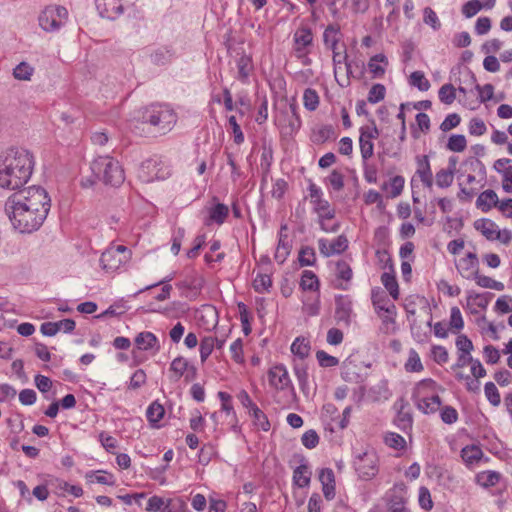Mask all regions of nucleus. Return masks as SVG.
Here are the masks:
<instances>
[{"instance_id":"0eeeda50","label":"nucleus","mask_w":512,"mask_h":512,"mask_svg":"<svg viewBox=\"0 0 512 512\" xmlns=\"http://www.w3.org/2000/svg\"><path fill=\"white\" fill-rule=\"evenodd\" d=\"M130 259V251L123 245L113 246L106 249L100 258V264L106 272L118 270Z\"/></svg>"},{"instance_id":"603ef678","label":"nucleus","mask_w":512,"mask_h":512,"mask_svg":"<svg viewBox=\"0 0 512 512\" xmlns=\"http://www.w3.org/2000/svg\"><path fill=\"white\" fill-rule=\"evenodd\" d=\"M164 512H189L187 505L181 498L168 499Z\"/></svg>"},{"instance_id":"c85d7f7f","label":"nucleus","mask_w":512,"mask_h":512,"mask_svg":"<svg viewBox=\"0 0 512 512\" xmlns=\"http://www.w3.org/2000/svg\"><path fill=\"white\" fill-rule=\"evenodd\" d=\"M477 265L478 261L476 255L474 253H468L465 258H462L459 261L458 269L464 277L465 274H468L471 271H479Z\"/></svg>"},{"instance_id":"0e129e2a","label":"nucleus","mask_w":512,"mask_h":512,"mask_svg":"<svg viewBox=\"0 0 512 512\" xmlns=\"http://www.w3.org/2000/svg\"><path fill=\"white\" fill-rule=\"evenodd\" d=\"M336 274L339 279L348 282L352 278V269L345 261H339L336 265Z\"/></svg>"},{"instance_id":"c9c22d12","label":"nucleus","mask_w":512,"mask_h":512,"mask_svg":"<svg viewBox=\"0 0 512 512\" xmlns=\"http://www.w3.org/2000/svg\"><path fill=\"white\" fill-rule=\"evenodd\" d=\"M86 478L91 483L97 482L99 484L110 485V486L115 484L113 476L104 471L89 472L86 474Z\"/></svg>"},{"instance_id":"052dcab7","label":"nucleus","mask_w":512,"mask_h":512,"mask_svg":"<svg viewBox=\"0 0 512 512\" xmlns=\"http://www.w3.org/2000/svg\"><path fill=\"white\" fill-rule=\"evenodd\" d=\"M449 325L451 329H455L456 331H459L464 327V321L458 307H453L451 309Z\"/></svg>"},{"instance_id":"6e6552de","label":"nucleus","mask_w":512,"mask_h":512,"mask_svg":"<svg viewBox=\"0 0 512 512\" xmlns=\"http://www.w3.org/2000/svg\"><path fill=\"white\" fill-rule=\"evenodd\" d=\"M354 467L359 477L364 480L374 478L378 473V456L373 450H366L356 456Z\"/></svg>"},{"instance_id":"c03bdc74","label":"nucleus","mask_w":512,"mask_h":512,"mask_svg":"<svg viewBox=\"0 0 512 512\" xmlns=\"http://www.w3.org/2000/svg\"><path fill=\"white\" fill-rule=\"evenodd\" d=\"M436 184L440 188H448L454 180V173L451 170L441 169L435 176Z\"/></svg>"},{"instance_id":"a18cd8bd","label":"nucleus","mask_w":512,"mask_h":512,"mask_svg":"<svg viewBox=\"0 0 512 512\" xmlns=\"http://www.w3.org/2000/svg\"><path fill=\"white\" fill-rule=\"evenodd\" d=\"M33 71V67H31L28 63L21 62L14 68L13 75L18 80H30Z\"/></svg>"},{"instance_id":"ea45409f","label":"nucleus","mask_w":512,"mask_h":512,"mask_svg":"<svg viewBox=\"0 0 512 512\" xmlns=\"http://www.w3.org/2000/svg\"><path fill=\"white\" fill-rule=\"evenodd\" d=\"M466 146V138L461 134L451 135L447 143V148L453 152H462L466 149Z\"/></svg>"},{"instance_id":"9b49d317","label":"nucleus","mask_w":512,"mask_h":512,"mask_svg":"<svg viewBox=\"0 0 512 512\" xmlns=\"http://www.w3.org/2000/svg\"><path fill=\"white\" fill-rule=\"evenodd\" d=\"M372 304L377 314L382 312L387 314H396V306L388 298L384 291L373 289L371 294Z\"/></svg>"},{"instance_id":"bb28decb","label":"nucleus","mask_w":512,"mask_h":512,"mask_svg":"<svg viewBox=\"0 0 512 512\" xmlns=\"http://www.w3.org/2000/svg\"><path fill=\"white\" fill-rule=\"evenodd\" d=\"M300 286L303 290L315 291L319 288V280L314 272L304 270L301 276Z\"/></svg>"},{"instance_id":"a878e982","label":"nucleus","mask_w":512,"mask_h":512,"mask_svg":"<svg viewBox=\"0 0 512 512\" xmlns=\"http://www.w3.org/2000/svg\"><path fill=\"white\" fill-rule=\"evenodd\" d=\"M314 210L318 214L319 219H332L335 211L331 209L330 204L325 199L313 200Z\"/></svg>"},{"instance_id":"6ab92c4d","label":"nucleus","mask_w":512,"mask_h":512,"mask_svg":"<svg viewBox=\"0 0 512 512\" xmlns=\"http://www.w3.org/2000/svg\"><path fill=\"white\" fill-rule=\"evenodd\" d=\"M498 196L495 191L488 189L482 192L477 200L476 206L483 212H488L493 206H497Z\"/></svg>"},{"instance_id":"338daca9","label":"nucleus","mask_w":512,"mask_h":512,"mask_svg":"<svg viewBox=\"0 0 512 512\" xmlns=\"http://www.w3.org/2000/svg\"><path fill=\"white\" fill-rule=\"evenodd\" d=\"M301 442L306 448L313 449L319 443V436L314 430H308L303 434Z\"/></svg>"},{"instance_id":"4d7b16f0","label":"nucleus","mask_w":512,"mask_h":512,"mask_svg":"<svg viewBox=\"0 0 512 512\" xmlns=\"http://www.w3.org/2000/svg\"><path fill=\"white\" fill-rule=\"evenodd\" d=\"M469 133L474 136H481L486 133V125L480 118H472L469 122Z\"/></svg>"},{"instance_id":"5701e85b","label":"nucleus","mask_w":512,"mask_h":512,"mask_svg":"<svg viewBox=\"0 0 512 512\" xmlns=\"http://www.w3.org/2000/svg\"><path fill=\"white\" fill-rule=\"evenodd\" d=\"M335 138V130L332 125H323L314 130L312 140L314 143L322 144Z\"/></svg>"},{"instance_id":"58836bf2","label":"nucleus","mask_w":512,"mask_h":512,"mask_svg":"<svg viewBox=\"0 0 512 512\" xmlns=\"http://www.w3.org/2000/svg\"><path fill=\"white\" fill-rule=\"evenodd\" d=\"M304 107L309 111H314L319 105V96L314 89L307 88L303 94Z\"/></svg>"},{"instance_id":"79ce46f5","label":"nucleus","mask_w":512,"mask_h":512,"mask_svg":"<svg viewBox=\"0 0 512 512\" xmlns=\"http://www.w3.org/2000/svg\"><path fill=\"white\" fill-rule=\"evenodd\" d=\"M379 130L376 127L375 123L372 122L371 125L362 126L360 128V137L359 142H373L374 139L378 138Z\"/></svg>"},{"instance_id":"473e14b6","label":"nucleus","mask_w":512,"mask_h":512,"mask_svg":"<svg viewBox=\"0 0 512 512\" xmlns=\"http://www.w3.org/2000/svg\"><path fill=\"white\" fill-rule=\"evenodd\" d=\"M313 36L308 28H302L294 34V41L297 45L296 50L300 51L302 48L309 46L312 43Z\"/></svg>"},{"instance_id":"6e6d98bb","label":"nucleus","mask_w":512,"mask_h":512,"mask_svg":"<svg viewBox=\"0 0 512 512\" xmlns=\"http://www.w3.org/2000/svg\"><path fill=\"white\" fill-rule=\"evenodd\" d=\"M385 87L382 84H375L371 87L368 93V101L370 103H378L385 97Z\"/></svg>"},{"instance_id":"5fc2aeb1","label":"nucleus","mask_w":512,"mask_h":512,"mask_svg":"<svg viewBox=\"0 0 512 512\" xmlns=\"http://www.w3.org/2000/svg\"><path fill=\"white\" fill-rule=\"evenodd\" d=\"M482 9V2L479 0H470L462 6V13L467 18L475 16Z\"/></svg>"},{"instance_id":"a211bd4d","label":"nucleus","mask_w":512,"mask_h":512,"mask_svg":"<svg viewBox=\"0 0 512 512\" xmlns=\"http://www.w3.org/2000/svg\"><path fill=\"white\" fill-rule=\"evenodd\" d=\"M388 59L384 54H376L370 58L368 69L373 78H381L385 74Z\"/></svg>"},{"instance_id":"4c0bfd02","label":"nucleus","mask_w":512,"mask_h":512,"mask_svg":"<svg viewBox=\"0 0 512 512\" xmlns=\"http://www.w3.org/2000/svg\"><path fill=\"white\" fill-rule=\"evenodd\" d=\"M424 369L420 360L419 354L411 349L409 351V357L405 363V370L407 372H421Z\"/></svg>"},{"instance_id":"f8f14e48","label":"nucleus","mask_w":512,"mask_h":512,"mask_svg":"<svg viewBox=\"0 0 512 512\" xmlns=\"http://www.w3.org/2000/svg\"><path fill=\"white\" fill-rule=\"evenodd\" d=\"M335 319L338 323L349 325L351 322L352 302L347 296L339 295L335 299Z\"/></svg>"},{"instance_id":"b1692460","label":"nucleus","mask_w":512,"mask_h":512,"mask_svg":"<svg viewBox=\"0 0 512 512\" xmlns=\"http://www.w3.org/2000/svg\"><path fill=\"white\" fill-rule=\"evenodd\" d=\"M165 414L164 407L158 402H153L149 405L146 411V416L152 427H159L158 422Z\"/></svg>"},{"instance_id":"a19ab883","label":"nucleus","mask_w":512,"mask_h":512,"mask_svg":"<svg viewBox=\"0 0 512 512\" xmlns=\"http://www.w3.org/2000/svg\"><path fill=\"white\" fill-rule=\"evenodd\" d=\"M151 61L156 65H164L172 58V53L168 48L161 47L151 54Z\"/></svg>"},{"instance_id":"1a4fd4ad","label":"nucleus","mask_w":512,"mask_h":512,"mask_svg":"<svg viewBox=\"0 0 512 512\" xmlns=\"http://www.w3.org/2000/svg\"><path fill=\"white\" fill-rule=\"evenodd\" d=\"M95 5L102 18L114 20L123 13L122 0H95Z\"/></svg>"},{"instance_id":"cd10ccee","label":"nucleus","mask_w":512,"mask_h":512,"mask_svg":"<svg viewBox=\"0 0 512 512\" xmlns=\"http://www.w3.org/2000/svg\"><path fill=\"white\" fill-rule=\"evenodd\" d=\"M381 282L394 300L399 298V287L393 274L385 272L381 276Z\"/></svg>"},{"instance_id":"aec40b11","label":"nucleus","mask_w":512,"mask_h":512,"mask_svg":"<svg viewBox=\"0 0 512 512\" xmlns=\"http://www.w3.org/2000/svg\"><path fill=\"white\" fill-rule=\"evenodd\" d=\"M474 227L480 231L488 240L496 239V230L498 226L490 219H479L475 221Z\"/></svg>"},{"instance_id":"dca6fc26","label":"nucleus","mask_w":512,"mask_h":512,"mask_svg":"<svg viewBox=\"0 0 512 512\" xmlns=\"http://www.w3.org/2000/svg\"><path fill=\"white\" fill-rule=\"evenodd\" d=\"M483 451L477 445H467L461 450V458L471 468L483 459Z\"/></svg>"},{"instance_id":"2f4dec72","label":"nucleus","mask_w":512,"mask_h":512,"mask_svg":"<svg viewBox=\"0 0 512 512\" xmlns=\"http://www.w3.org/2000/svg\"><path fill=\"white\" fill-rule=\"evenodd\" d=\"M339 28L334 25H329L323 34V39L325 45L330 48L331 50H335L338 47L339 42Z\"/></svg>"},{"instance_id":"4be33fe9","label":"nucleus","mask_w":512,"mask_h":512,"mask_svg":"<svg viewBox=\"0 0 512 512\" xmlns=\"http://www.w3.org/2000/svg\"><path fill=\"white\" fill-rule=\"evenodd\" d=\"M501 478L500 473L496 471H483L476 475V482L484 488L495 486Z\"/></svg>"},{"instance_id":"680f3d73","label":"nucleus","mask_w":512,"mask_h":512,"mask_svg":"<svg viewBox=\"0 0 512 512\" xmlns=\"http://www.w3.org/2000/svg\"><path fill=\"white\" fill-rule=\"evenodd\" d=\"M289 253H290V246L287 242L284 241V239L281 236L279 239L277 249H276V253H275L276 261H278L280 264H282L286 260Z\"/></svg>"},{"instance_id":"ddd939ff","label":"nucleus","mask_w":512,"mask_h":512,"mask_svg":"<svg viewBox=\"0 0 512 512\" xmlns=\"http://www.w3.org/2000/svg\"><path fill=\"white\" fill-rule=\"evenodd\" d=\"M493 294L491 293H476L474 291L467 292V308L472 314H477L476 307L480 309H486Z\"/></svg>"},{"instance_id":"423d86ee","label":"nucleus","mask_w":512,"mask_h":512,"mask_svg":"<svg viewBox=\"0 0 512 512\" xmlns=\"http://www.w3.org/2000/svg\"><path fill=\"white\" fill-rule=\"evenodd\" d=\"M68 19V11L63 6L49 5L39 16V25L48 32L60 29Z\"/></svg>"},{"instance_id":"7c9ffc66","label":"nucleus","mask_w":512,"mask_h":512,"mask_svg":"<svg viewBox=\"0 0 512 512\" xmlns=\"http://www.w3.org/2000/svg\"><path fill=\"white\" fill-rule=\"evenodd\" d=\"M229 209L225 204L218 203L209 211V220L219 225L223 224L228 216Z\"/></svg>"},{"instance_id":"72a5a7b5","label":"nucleus","mask_w":512,"mask_h":512,"mask_svg":"<svg viewBox=\"0 0 512 512\" xmlns=\"http://www.w3.org/2000/svg\"><path fill=\"white\" fill-rule=\"evenodd\" d=\"M378 316L382 320V325L380 327L381 332H383L386 335L394 334L397 330L396 327V314H387V313H380Z\"/></svg>"},{"instance_id":"9d476101","label":"nucleus","mask_w":512,"mask_h":512,"mask_svg":"<svg viewBox=\"0 0 512 512\" xmlns=\"http://www.w3.org/2000/svg\"><path fill=\"white\" fill-rule=\"evenodd\" d=\"M268 380L270 385L277 390H284L291 384L288 371L282 364L270 368L268 371Z\"/></svg>"},{"instance_id":"774afa93","label":"nucleus","mask_w":512,"mask_h":512,"mask_svg":"<svg viewBox=\"0 0 512 512\" xmlns=\"http://www.w3.org/2000/svg\"><path fill=\"white\" fill-rule=\"evenodd\" d=\"M332 254H341L348 248V240L344 235L338 236L330 242Z\"/></svg>"},{"instance_id":"de8ad7c7","label":"nucleus","mask_w":512,"mask_h":512,"mask_svg":"<svg viewBox=\"0 0 512 512\" xmlns=\"http://www.w3.org/2000/svg\"><path fill=\"white\" fill-rule=\"evenodd\" d=\"M485 396L493 406H498L501 402L499 391L493 382H487L484 387Z\"/></svg>"},{"instance_id":"e2e57ef3","label":"nucleus","mask_w":512,"mask_h":512,"mask_svg":"<svg viewBox=\"0 0 512 512\" xmlns=\"http://www.w3.org/2000/svg\"><path fill=\"white\" fill-rule=\"evenodd\" d=\"M460 121L461 118L457 113L449 114L441 123L440 129L443 132L450 131L451 129L457 127L460 124Z\"/></svg>"},{"instance_id":"864d4df0","label":"nucleus","mask_w":512,"mask_h":512,"mask_svg":"<svg viewBox=\"0 0 512 512\" xmlns=\"http://www.w3.org/2000/svg\"><path fill=\"white\" fill-rule=\"evenodd\" d=\"M385 444L394 449H403L406 445L405 439L397 433H388L384 438Z\"/></svg>"},{"instance_id":"f257e3e1","label":"nucleus","mask_w":512,"mask_h":512,"mask_svg":"<svg viewBox=\"0 0 512 512\" xmlns=\"http://www.w3.org/2000/svg\"><path fill=\"white\" fill-rule=\"evenodd\" d=\"M50 198L45 189L30 186L8 197L5 212L15 230L31 233L38 230L50 210Z\"/></svg>"},{"instance_id":"c756f323","label":"nucleus","mask_w":512,"mask_h":512,"mask_svg":"<svg viewBox=\"0 0 512 512\" xmlns=\"http://www.w3.org/2000/svg\"><path fill=\"white\" fill-rule=\"evenodd\" d=\"M250 416L253 419V424L261 430L267 432L270 429V422L266 414L260 410L257 406L249 411Z\"/></svg>"},{"instance_id":"13d9d810","label":"nucleus","mask_w":512,"mask_h":512,"mask_svg":"<svg viewBox=\"0 0 512 512\" xmlns=\"http://www.w3.org/2000/svg\"><path fill=\"white\" fill-rule=\"evenodd\" d=\"M388 509L390 512H406L404 498L396 494L391 495L388 501Z\"/></svg>"},{"instance_id":"f03ea898","label":"nucleus","mask_w":512,"mask_h":512,"mask_svg":"<svg viewBox=\"0 0 512 512\" xmlns=\"http://www.w3.org/2000/svg\"><path fill=\"white\" fill-rule=\"evenodd\" d=\"M34 168L33 155L23 148H10L0 159V186L11 190L28 182Z\"/></svg>"},{"instance_id":"f704fd0d","label":"nucleus","mask_w":512,"mask_h":512,"mask_svg":"<svg viewBox=\"0 0 512 512\" xmlns=\"http://www.w3.org/2000/svg\"><path fill=\"white\" fill-rule=\"evenodd\" d=\"M438 97L442 103L451 105L456 99V88L452 84H444L439 89Z\"/></svg>"},{"instance_id":"37998d69","label":"nucleus","mask_w":512,"mask_h":512,"mask_svg":"<svg viewBox=\"0 0 512 512\" xmlns=\"http://www.w3.org/2000/svg\"><path fill=\"white\" fill-rule=\"evenodd\" d=\"M410 84L417 87L420 91H427L430 88V82L421 71H414L411 73Z\"/></svg>"},{"instance_id":"f3484780","label":"nucleus","mask_w":512,"mask_h":512,"mask_svg":"<svg viewBox=\"0 0 512 512\" xmlns=\"http://www.w3.org/2000/svg\"><path fill=\"white\" fill-rule=\"evenodd\" d=\"M417 164H418V169L416 172L417 175L419 176L420 180L426 187L431 188L433 185V177H432V172H431L428 156L424 155V156L418 157Z\"/></svg>"},{"instance_id":"39448f33","label":"nucleus","mask_w":512,"mask_h":512,"mask_svg":"<svg viewBox=\"0 0 512 512\" xmlns=\"http://www.w3.org/2000/svg\"><path fill=\"white\" fill-rule=\"evenodd\" d=\"M142 120L158 127L160 131L165 133L171 130L176 123V114L167 106L151 105L144 110Z\"/></svg>"},{"instance_id":"8fccbe9b","label":"nucleus","mask_w":512,"mask_h":512,"mask_svg":"<svg viewBox=\"0 0 512 512\" xmlns=\"http://www.w3.org/2000/svg\"><path fill=\"white\" fill-rule=\"evenodd\" d=\"M187 368L188 361L183 357L175 358L170 365V370L175 374L176 380L183 376Z\"/></svg>"},{"instance_id":"bf43d9fd","label":"nucleus","mask_w":512,"mask_h":512,"mask_svg":"<svg viewBox=\"0 0 512 512\" xmlns=\"http://www.w3.org/2000/svg\"><path fill=\"white\" fill-rule=\"evenodd\" d=\"M423 12H424V18H423L424 23L431 26L434 30H438L440 28L441 24H440L439 18L437 16V14L435 13V11L430 7H426Z\"/></svg>"},{"instance_id":"7ed1b4c3","label":"nucleus","mask_w":512,"mask_h":512,"mask_svg":"<svg viewBox=\"0 0 512 512\" xmlns=\"http://www.w3.org/2000/svg\"><path fill=\"white\" fill-rule=\"evenodd\" d=\"M95 177L105 185L120 186L125 180V173L120 163L109 155L98 156L91 163Z\"/></svg>"},{"instance_id":"412c9836","label":"nucleus","mask_w":512,"mask_h":512,"mask_svg":"<svg viewBox=\"0 0 512 512\" xmlns=\"http://www.w3.org/2000/svg\"><path fill=\"white\" fill-rule=\"evenodd\" d=\"M311 473L307 464L303 463L293 472V482L300 488L307 487L310 484Z\"/></svg>"},{"instance_id":"3c124183","label":"nucleus","mask_w":512,"mask_h":512,"mask_svg":"<svg viewBox=\"0 0 512 512\" xmlns=\"http://www.w3.org/2000/svg\"><path fill=\"white\" fill-rule=\"evenodd\" d=\"M316 358L319 362V365L321 367L327 368V367H334L339 364V359L329 355L323 350H319L316 353Z\"/></svg>"},{"instance_id":"393cba45","label":"nucleus","mask_w":512,"mask_h":512,"mask_svg":"<svg viewBox=\"0 0 512 512\" xmlns=\"http://www.w3.org/2000/svg\"><path fill=\"white\" fill-rule=\"evenodd\" d=\"M291 352L301 360L308 357L310 353L309 341L303 337H297L291 345Z\"/></svg>"},{"instance_id":"49530a36","label":"nucleus","mask_w":512,"mask_h":512,"mask_svg":"<svg viewBox=\"0 0 512 512\" xmlns=\"http://www.w3.org/2000/svg\"><path fill=\"white\" fill-rule=\"evenodd\" d=\"M298 261L301 266H312L316 261L315 251L311 247H303L298 256Z\"/></svg>"},{"instance_id":"69168bd1","label":"nucleus","mask_w":512,"mask_h":512,"mask_svg":"<svg viewBox=\"0 0 512 512\" xmlns=\"http://www.w3.org/2000/svg\"><path fill=\"white\" fill-rule=\"evenodd\" d=\"M230 352L233 360L237 363H242L244 361L243 357V342L240 338L235 340L230 345Z\"/></svg>"},{"instance_id":"4468645a","label":"nucleus","mask_w":512,"mask_h":512,"mask_svg":"<svg viewBox=\"0 0 512 512\" xmlns=\"http://www.w3.org/2000/svg\"><path fill=\"white\" fill-rule=\"evenodd\" d=\"M135 344L140 350L158 352L160 349L157 337L152 332H141L135 338Z\"/></svg>"},{"instance_id":"2eb2a0df","label":"nucleus","mask_w":512,"mask_h":512,"mask_svg":"<svg viewBox=\"0 0 512 512\" xmlns=\"http://www.w3.org/2000/svg\"><path fill=\"white\" fill-rule=\"evenodd\" d=\"M464 277L466 279H474L478 286L482 288L494 289L496 291L504 290V284L502 282L496 281L491 277L479 274V271H471L468 274H465Z\"/></svg>"},{"instance_id":"09e8293b","label":"nucleus","mask_w":512,"mask_h":512,"mask_svg":"<svg viewBox=\"0 0 512 512\" xmlns=\"http://www.w3.org/2000/svg\"><path fill=\"white\" fill-rule=\"evenodd\" d=\"M272 285V280L269 275L259 274L253 281L254 289L259 293H264L268 291V289Z\"/></svg>"},{"instance_id":"e433bc0d","label":"nucleus","mask_w":512,"mask_h":512,"mask_svg":"<svg viewBox=\"0 0 512 512\" xmlns=\"http://www.w3.org/2000/svg\"><path fill=\"white\" fill-rule=\"evenodd\" d=\"M216 337L206 336L200 342V358L205 362L215 348Z\"/></svg>"},{"instance_id":"20e7f679","label":"nucleus","mask_w":512,"mask_h":512,"mask_svg":"<svg viewBox=\"0 0 512 512\" xmlns=\"http://www.w3.org/2000/svg\"><path fill=\"white\" fill-rule=\"evenodd\" d=\"M435 388L436 383L432 379L421 380L414 388L412 399L424 414L435 413L441 406V400L435 394Z\"/></svg>"}]
</instances>
